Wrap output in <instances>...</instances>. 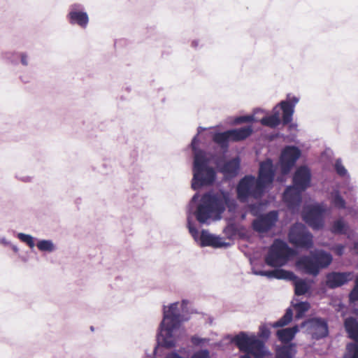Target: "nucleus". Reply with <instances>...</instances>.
Instances as JSON below:
<instances>
[{
  "label": "nucleus",
  "instance_id": "obj_4",
  "mask_svg": "<svg viewBox=\"0 0 358 358\" xmlns=\"http://www.w3.org/2000/svg\"><path fill=\"white\" fill-rule=\"evenodd\" d=\"M196 136L193 138L191 143L194 152L192 187L194 190L213 184L216 178L215 171L209 166V159L205 152L196 148Z\"/></svg>",
  "mask_w": 358,
  "mask_h": 358
},
{
  "label": "nucleus",
  "instance_id": "obj_5",
  "mask_svg": "<svg viewBox=\"0 0 358 358\" xmlns=\"http://www.w3.org/2000/svg\"><path fill=\"white\" fill-rule=\"evenodd\" d=\"M311 172L306 166H299L293 176V185L288 187L284 194L283 199L288 208L294 212L299 210L301 201V193L310 185Z\"/></svg>",
  "mask_w": 358,
  "mask_h": 358
},
{
  "label": "nucleus",
  "instance_id": "obj_16",
  "mask_svg": "<svg viewBox=\"0 0 358 358\" xmlns=\"http://www.w3.org/2000/svg\"><path fill=\"white\" fill-rule=\"evenodd\" d=\"M297 269L303 273L316 276L319 274L317 264L313 252L310 255L302 256L296 262Z\"/></svg>",
  "mask_w": 358,
  "mask_h": 358
},
{
  "label": "nucleus",
  "instance_id": "obj_19",
  "mask_svg": "<svg viewBox=\"0 0 358 358\" xmlns=\"http://www.w3.org/2000/svg\"><path fill=\"white\" fill-rule=\"evenodd\" d=\"M299 99L296 96H288L287 101H282L279 106L282 111V122L284 124L289 123L292 120V115L294 112V107L299 102Z\"/></svg>",
  "mask_w": 358,
  "mask_h": 358
},
{
  "label": "nucleus",
  "instance_id": "obj_31",
  "mask_svg": "<svg viewBox=\"0 0 358 358\" xmlns=\"http://www.w3.org/2000/svg\"><path fill=\"white\" fill-rule=\"evenodd\" d=\"M259 113H266L264 110L261 108H256L254 110V113L252 115H244V116H240L235 119L234 122L236 124H241L243 122H252V121H258V120L255 117V115L258 114Z\"/></svg>",
  "mask_w": 358,
  "mask_h": 358
},
{
  "label": "nucleus",
  "instance_id": "obj_6",
  "mask_svg": "<svg viewBox=\"0 0 358 358\" xmlns=\"http://www.w3.org/2000/svg\"><path fill=\"white\" fill-rule=\"evenodd\" d=\"M233 341L241 351L247 353L241 358H250L249 355L261 358L266 354L264 343L254 334L241 332L234 338Z\"/></svg>",
  "mask_w": 358,
  "mask_h": 358
},
{
  "label": "nucleus",
  "instance_id": "obj_7",
  "mask_svg": "<svg viewBox=\"0 0 358 358\" xmlns=\"http://www.w3.org/2000/svg\"><path fill=\"white\" fill-rule=\"evenodd\" d=\"M294 255V251L283 241L275 240L271 246L265 258L267 265L280 267L287 264L289 258Z\"/></svg>",
  "mask_w": 358,
  "mask_h": 358
},
{
  "label": "nucleus",
  "instance_id": "obj_8",
  "mask_svg": "<svg viewBox=\"0 0 358 358\" xmlns=\"http://www.w3.org/2000/svg\"><path fill=\"white\" fill-rule=\"evenodd\" d=\"M327 206L324 203H316L307 206L303 210V220L313 229L319 230L324 227Z\"/></svg>",
  "mask_w": 358,
  "mask_h": 358
},
{
  "label": "nucleus",
  "instance_id": "obj_27",
  "mask_svg": "<svg viewBox=\"0 0 358 358\" xmlns=\"http://www.w3.org/2000/svg\"><path fill=\"white\" fill-rule=\"evenodd\" d=\"M213 140L215 143L218 144L222 149H227L229 145V141H231L229 130L224 132L215 133L213 136Z\"/></svg>",
  "mask_w": 358,
  "mask_h": 358
},
{
  "label": "nucleus",
  "instance_id": "obj_10",
  "mask_svg": "<svg viewBox=\"0 0 358 358\" xmlns=\"http://www.w3.org/2000/svg\"><path fill=\"white\" fill-rule=\"evenodd\" d=\"M341 189H345L342 185H337L332 188V190L329 194V200L331 205L335 209L347 210L348 214L358 219V205L353 207H348L345 199L341 195Z\"/></svg>",
  "mask_w": 358,
  "mask_h": 358
},
{
  "label": "nucleus",
  "instance_id": "obj_46",
  "mask_svg": "<svg viewBox=\"0 0 358 358\" xmlns=\"http://www.w3.org/2000/svg\"><path fill=\"white\" fill-rule=\"evenodd\" d=\"M9 246H10V247H11L12 250H13L15 252H16V253H17V252H18V251H19V248H18V247H17V245H13V244L11 243V245H10Z\"/></svg>",
  "mask_w": 358,
  "mask_h": 358
},
{
  "label": "nucleus",
  "instance_id": "obj_28",
  "mask_svg": "<svg viewBox=\"0 0 358 358\" xmlns=\"http://www.w3.org/2000/svg\"><path fill=\"white\" fill-rule=\"evenodd\" d=\"M36 247L42 252L51 253L57 250L56 245L52 240L49 239L38 240Z\"/></svg>",
  "mask_w": 358,
  "mask_h": 358
},
{
  "label": "nucleus",
  "instance_id": "obj_50",
  "mask_svg": "<svg viewBox=\"0 0 358 358\" xmlns=\"http://www.w3.org/2000/svg\"><path fill=\"white\" fill-rule=\"evenodd\" d=\"M356 237L358 238V236H357Z\"/></svg>",
  "mask_w": 358,
  "mask_h": 358
},
{
  "label": "nucleus",
  "instance_id": "obj_48",
  "mask_svg": "<svg viewBox=\"0 0 358 358\" xmlns=\"http://www.w3.org/2000/svg\"><path fill=\"white\" fill-rule=\"evenodd\" d=\"M153 352L155 353V355H156V353H157V349L156 348L154 350Z\"/></svg>",
  "mask_w": 358,
  "mask_h": 358
},
{
  "label": "nucleus",
  "instance_id": "obj_29",
  "mask_svg": "<svg viewBox=\"0 0 358 358\" xmlns=\"http://www.w3.org/2000/svg\"><path fill=\"white\" fill-rule=\"evenodd\" d=\"M296 353L294 345H284L276 350V358H293Z\"/></svg>",
  "mask_w": 358,
  "mask_h": 358
},
{
  "label": "nucleus",
  "instance_id": "obj_13",
  "mask_svg": "<svg viewBox=\"0 0 358 358\" xmlns=\"http://www.w3.org/2000/svg\"><path fill=\"white\" fill-rule=\"evenodd\" d=\"M67 19L71 24H77L85 29L89 23V17L85 11L84 7L80 3H73L70 6Z\"/></svg>",
  "mask_w": 358,
  "mask_h": 358
},
{
  "label": "nucleus",
  "instance_id": "obj_12",
  "mask_svg": "<svg viewBox=\"0 0 358 358\" xmlns=\"http://www.w3.org/2000/svg\"><path fill=\"white\" fill-rule=\"evenodd\" d=\"M301 156V151L295 146H287L282 151L280 162L282 174H287Z\"/></svg>",
  "mask_w": 358,
  "mask_h": 358
},
{
  "label": "nucleus",
  "instance_id": "obj_18",
  "mask_svg": "<svg viewBox=\"0 0 358 358\" xmlns=\"http://www.w3.org/2000/svg\"><path fill=\"white\" fill-rule=\"evenodd\" d=\"M334 168L336 173L341 178H344L343 182L341 184L345 188L343 194L348 195L349 193L354 192L356 190V187L351 182L350 176L343 164L341 159H337L334 165Z\"/></svg>",
  "mask_w": 358,
  "mask_h": 358
},
{
  "label": "nucleus",
  "instance_id": "obj_43",
  "mask_svg": "<svg viewBox=\"0 0 358 358\" xmlns=\"http://www.w3.org/2000/svg\"><path fill=\"white\" fill-rule=\"evenodd\" d=\"M352 250L355 254L358 255V241H355L352 248Z\"/></svg>",
  "mask_w": 358,
  "mask_h": 358
},
{
  "label": "nucleus",
  "instance_id": "obj_38",
  "mask_svg": "<svg viewBox=\"0 0 358 358\" xmlns=\"http://www.w3.org/2000/svg\"><path fill=\"white\" fill-rule=\"evenodd\" d=\"M350 300L351 301H358V277L355 281V286L350 294Z\"/></svg>",
  "mask_w": 358,
  "mask_h": 358
},
{
  "label": "nucleus",
  "instance_id": "obj_47",
  "mask_svg": "<svg viewBox=\"0 0 358 358\" xmlns=\"http://www.w3.org/2000/svg\"><path fill=\"white\" fill-rule=\"evenodd\" d=\"M198 43H199V41H192V46H194V47H195V48H196V47H197V46H198Z\"/></svg>",
  "mask_w": 358,
  "mask_h": 358
},
{
  "label": "nucleus",
  "instance_id": "obj_14",
  "mask_svg": "<svg viewBox=\"0 0 358 358\" xmlns=\"http://www.w3.org/2000/svg\"><path fill=\"white\" fill-rule=\"evenodd\" d=\"M278 215L276 211H271L262 215L252 222L253 229L259 233L266 232L276 223Z\"/></svg>",
  "mask_w": 358,
  "mask_h": 358
},
{
  "label": "nucleus",
  "instance_id": "obj_36",
  "mask_svg": "<svg viewBox=\"0 0 358 358\" xmlns=\"http://www.w3.org/2000/svg\"><path fill=\"white\" fill-rule=\"evenodd\" d=\"M331 250H332L336 255L338 256H342L345 250V245L342 244H336L333 245L331 248Z\"/></svg>",
  "mask_w": 358,
  "mask_h": 358
},
{
  "label": "nucleus",
  "instance_id": "obj_51",
  "mask_svg": "<svg viewBox=\"0 0 358 358\" xmlns=\"http://www.w3.org/2000/svg\"><path fill=\"white\" fill-rule=\"evenodd\" d=\"M156 358V357H155Z\"/></svg>",
  "mask_w": 358,
  "mask_h": 358
},
{
  "label": "nucleus",
  "instance_id": "obj_23",
  "mask_svg": "<svg viewBox=\"0 0 358 358\" xmlns=\"http://www.w3.org/2000/svg\"><path fill=\"white\" fill-rule=\"evenodd\" d=\"M280 107L277 105L274 107L273 114L271 115L266 116L262 118L259 121L264 126H267L271 128H274L280 124Z\"/></svg>",
  "mask_w": 358,
  "mask_h": 358
},
{
  "label": "nucleus",
  "instance_id": "obj_3",
  "mask_svg": "<svg viewBox=\"0 0 358 358\" xmlns=\"http://www.w3.org/2000/svg\"><path fill=\"white\" fill-rule=\"evenodd\" d=\"M276 167L270 159L259 164L258 178L246 176L241 179L237 186L238 198L246 201L250 198L259 199L271 185Z\"/></svg>",
  "mask_w": 358,
  "mask_h": 358
},
{
  "label": "nucleus",
  "instance_id": "obj_11",
  "mask_svg": "<svg viewBox=\"0 0 358 358\" xmlns=\"http://www.w3.org/2000/svg\"><path fill=\"white\" fill-rule=\"evenodd\" d=\"M306 331L315 339H320L328 335V325L327 322L320 318H313L301 324Z\"/></svg>",
  "mask_w": 358,
  "mask_h": 358
},
{
  "label": "nucleus",
  "instance_id": "obj_24",
  "mask_svg": "<svg viewBox=\"0 0 358 358\" xmlns=\"http://www.w3.org/2000/svg\"><path fill=\"white\" fill-rule=\"evenodd\" d=\"M231 141H240L245 139L251 135L252 132V128L251 126H246L238 129L229 130Z\"/></svg>",
  "mask_w": 358,
  "mask_h": 358
},
{
  "label": "nucleus",
  "instance_id": "obj_17",
  "mask_svg": "<svg viewBox=\"0 0 358 358\" xmlns=\"http://www.w3.org/2000/svg\"><path fill=\"white\" fill-rule=\"evenodd\" d=\"M329 230L336 235H345L349 239H352L356 235L343 217H339L334 220L330 225Z\"/></svg>",
  "mask_w": 358,
  "mask_h": 358
},
{
  "label": "nucleus",
  "instance_id": "obj_32",
  "mask_svg": "<svg viewBox=\"0 0 358 358\" xmlns=\"http://www.w3.org/2000/svg\"><path fill=\"white\" fill-rule=\"evenodd\" d=\"M292 315V310L290 308H288L281 319L273 324H270V325L274 328L284 327L291 322Z\"/></svg>",
  "mask_w": 358,
  "mask_h": 358
},
{
  "label": "nucleus",
  "instance_id": "obj_22",
  "mask_svg": "<svg viewBox=\"0 0 358 358\" xmlns=\"http://www.w3.org/2000/svg\"><path fill=\"white\" fill-rule=\"evenodd\" d=\"M240 167V159L235 157L226 162L220 167V171L227 177H234L237 175Z\"/></svg>",
  "mask_w": 358,
  "mask_h": 358
},
{
  "label": "nucleus",
  "instance_id": "obj_39",
  "mask_svg": "<svg viewBox=\"0 0 358 358\" xmlns=\"http://www.w3.org/2000/svg\"><path fill=\"white\" fill-rule=\"evenodd\" d=\"M270 335V331L266 325H262L259 328V336L267 338Z\"/></svg>",
  "mask_w": 358,
  "mask_h": 358
},
{
  "label": "nucleus",
  "instance_id": "obj_49",
  "mask_svg": "<svg viewBox=\"0 0 358 358\" xmlns=\"http://www.w3.org/2000/svg\"><path fill=\"white\" fill-rule=\"evenodd\" d=\"M245 214H243V215H242V219H244V218H245Z\"/></svg>",
  "mask_w": 358,
  "mask_h": 358
},
{
  "label": "nucleus",
  "instance_id": "obj_2",
  "mask_svg": "<svg viewBox=\"0 0 358 358\" xmlns=\"http://www.w3.org/2000/svg\"><path fill=\"white\" fill-rule=\"evenodd\" d=\"M188 304V301L182 300L181 302L163 306V317L157 333V341L159 344L166 348L176 345L185 332L182 323L189 320L187 315Z\"/></svg>",
  "mask_w": 358,
  "mask_h": 358
},
{
  "label": "nucleus",
  "instance_id": "obj_37",
  "mask_svg": "<svg viewBox=\"0 0 358 358\" xmlns=\"http://www.w3.org/2000/svg\"><path fill=\"white\" fill-rule=\"evenodd\" d=\"M190 358H210V352L208 350H201L195 352Z\"/></svg>",
  "mask_w": 358,
  "mask_h": 358
},
{
  "label": "nucleus",
  "instance_id": "obj_41",
  "mask_svg": "<svg viewBox=\"0 0 358 358\" xmlns=\"http://www.w3.org/2000/svg\"><path fill=\"white\" fill-rule=\"evenodd\" d=\"M20 62L23 66H27L29 64V56L25 52H21L20 54Z\"/></svg>",
  "mask_w": 358,
  "mask_h": 358
},
{
  "label": "nucleus",
  "instance_id": "obj_30",
  "mask_svg": "<svg viewBox=\"0 0 358 358\" xmlns=\"http://www.w3.org/2000/svg\"><path fill=\"white\" fill-rule=\"evenodd\" d=\"M310 288V285L305 280L299 279L294 282L295 294L298 296L306 294Z\"/></svg>",
  "mask_w": 358,
  "mask_h": 358
},
{
  "label": "nucleus",
  "instance_id": "obj_34",
  "mask_svg": "<svg viewBox=\"0 0 358 358\" xmlns=\"http://www.w3.org/2000/svg\"><path fill=\"white\" fill-rule=\"evenodd\" d=\"M17 238L22 243L27 244L31 249L35 246V238L30 234L24 233H18L17 234Z\"/></svg>",
  "mask_w": 358,
  "mask_h": 358
},
{
  "label": "nucleus",
  "instance_id": "obj_25",
  "mask_svg": "<svg viewBox=\"0 0 358 358\" xmlns=\"http://www.w3.org/2000/svg\"><path fill=\"white\" fill-rule=\"evenodd\" d=\"M298 331L299 327L297 326H294L293 327L278 330L277 331V336L282 343H287L294 338Z\"/></svg>",
  "mask_w": 358,
  "mask_h": 358
},
{
  "label": "nucleus",
  "instance_id": "obj_20",
  "mask_svg": "<svg viewBox=\"0 0 358 358\" xmlns=\"http://www.w3.org/2000/svg\"><path fill=\"white\" fill-rule=\"evenodd\" d=\"M252 273L256 275L266 276L268 278L294 280L296 278L294 274L291 271L283 269H275L273 271H259L252 269Z\"/></svg>",
  "mask_w": 358,
  "mask_h": 358
},
{
  "label": "nucleus",
  "instance_id": "obj_40",
  "mask_svg": "<svg viewBox=\"0 0 358 358\" xmlns=\"http://www.w3.org/2000/svg\"><path fill=\"white\" fill-rule=\"evenodd\" d=\"M208 340L206 338H200L197 336H194L191 338L192 343L195 345H199L204 342H206Z\"/></svg>",
  "mask_w": 358,
  "mask_h": 358
},
{
  "label": "nucleus",
  "instance_id": "obj_21",
  "mask_svg": "<svg viewBox=\"0 0 358 358\" xmlns=\"http://www.w3.org/2000/svg\"><path fill=\"white\" fill-rule=\"evenodd\" d=\"M312 252L320 271L321 268H327L331 264L333 257L329 252L322 250H315Z\"/></svg>",
  "mask_w": 358,
  "mask_h": 358
},
{
  "label": "nucleus",
  "instance_id": "obj_9",
  "mask_svg": "<svg viewBox=\"0 0 358 358\" xmlns=\"http://www.w3.org/2000/svg\"><path fill=\"white\" fill-rule=\"evenodd\" d=\"M289 240L298 247L310 248L313 245V235L301 223H296L292 227L289 233Z\"/></svg>",
  "mask_w": 358,
  "mask_h": 358
},
{
  "label": "nucleus",
  "instance_id": "obj_15",
  "mask_svg": "<svg viewBox=\"0 0 358 358\" xmlns=\"http://www.w3.org/2000/svg\"><path fill=\"white\" fill-rule=\"evenodd\" d=\"M354 278L352 272H330L326 275L325 285L330 289L341 287Z\"/></svg>",
  "mask_w": 358,
  "mask_h": 358
},
{
  "label": "nucleus",
  "instance_id": "obj_33",
  "mask_svg": "<svg viewBox=\"0 0 358 358\" xmlns=\"http://www.w3.org/2000/svg\"><path fill=\"white\" fill-rule=\"evenodd\" d=\"M293 306L296 311V317L297 319L303 317L305 313L310 308V304L306 301L296 303L293 304Z\"/></svg>",
  "mask_w": 358,
  "mask_h": 358
},
{
  "label": "nucleus",
  "instance_id": "obj_1",
  "mask_svg": "<svg viewBox=\"0 0 358 358\" xmlns=\"http://www.w3.org/2000/svg\"><path fill=\"white\" fill-rule=\"evenodd\" d=\"M236 202L230 197L228 192L220 191L210 192L204 194L199 199L196 193L190 200L187 208V227L190 234L196 241H200L201 247L211 246L213 248H227L230 245L224 238L213 235L207 230H202L199 236L198 230L192 222V216H195L201 224H209L211 221L220 220L221 214L227 207L231 211L235 208Z\"/></svg>",
  "mask_w": 358,
  "mask_h": 358
},
{
  "label": "nucleus",
  "instance_id": "obj_45",
  "mask_svg": "<svg viewBox=\"0 0 358 358\" xmlns=\"http://www.w3.org/2000/svg\"><path fill=\"white\" fill-rule=\"evenodd\" d=\"M203 130H205V129H204V128H203V127H199L198 128V134H197L194 137H196V138H198V135H199V134L202 131H203ZM197 144H198V138H196V146L197 145Z\"/></svg>",
  "mask_w": 358,
  "mask_h": 358
},
{
  "label": "nucleus",
  "instance_id": "obj_35",
  "mask_svg": "<svg viewBox=\"0 0 358 358\" xmlns=\"http://www.w3.org/2000/svg\"><path fill=\"white\" fill-rule=\"evenodd\" d=\"M344 358H358V344L350 343L347 345V352Z\"/></svg>",
  "mask_w": 358,
  "mask_h": 358
},
{
  "label": "nucleus",
  "instance_id": "obj_42",
  "mask_svg": "<svg viewBox=\"0 0 358 358\" xmlns=\"http://www.w3.org/2000/svg\"><path fill=\"white\" fill-rule=\"evenodd\" d=\"M0 244L7 246L11 245V243L5 237H2L0 238Z\"/></svg>",
  "mask_w": 358,
  "mask_h": 358
},
{
  "label": "nucleus",
  "instance_id": "obj_26",
  "mask_svg": "<svg viewBox=\"0 0 358 358\" xmlns=\"http://www.w3.org/2000/svg\"><path fill=\"white\" fill-rule=\"evenodd\" d=\"M345 328L350 338L358 341V321L353 317L345 319Z\"/></svg>",
  "mask_w": 358,
  "mask_h": 358
},
{
  "label": "nucleus",
  "instance_id": "obj_44",
  "mask_svg": "<svg viewBox=\"0 0 358 358\" xmlns=\"http://www.w3.org/2000/svg\"><path fill=\"white\" fill-rule=\"evenodd\" d=\"M17 178H18L20 180H22V181H23V182H30V181H31V178L30 176H23V177H19V176H17Z\"/></svg>",
  "mask_w": 358,
  "mask_h": 358
}]
</instances>
